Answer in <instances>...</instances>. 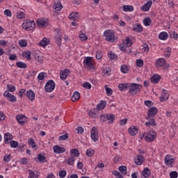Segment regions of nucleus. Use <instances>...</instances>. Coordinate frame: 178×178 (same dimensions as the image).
Masks as SVG:
<instances>
[{
	"instance_id": "nucleus-1",
	"label": "nucleus",
	"mask_w": 178,
	"mask_h": 178,
	"mask_svg": "<svg viewBox=\"0 0 178 178\" xmlns=\"http://www.w3.org/2000/svg\"><path fill=\"white\" fill-rule=\"evenodd\" d=\"M141 88H143L142 85L136 83H131L129 84V93L130 95H136L141 91Z\"/></svg>"
},
{
	"instance_id": "nucleus-2",
	"label": "nucleus",
	"mask_w": 178,
	"mask_h": 178,
	"mask_svg": "<svg viewBox=\"0 0 178 178\" xmlns=\"http://www.w3.org/2000/svg\"><path fill=\"white\" fill-rule=\"evenodd\" d=\"M22 29L26 31H31L35 29V22L34 21H30L29 19L25 20L22 23Z\"/></svg>"
},
{
	"instance_id": "nucleus-3",
	"label": "nucleus",
	"mask_w": 178,
	"mask_h": 178,
	"mask_svg": "<svg viewBox=\"0 0 178 178\" xmlns=\"http://www.w3.org/2000/svg\"><path fill=\"white\" fill-rule=\"evenodd\" d=\"M104 36L106 38V41L108 42H113L115 41V33L111 30L104 31Z\"/></svg>"
},
{
	"instance_id": "nucleus-4",
	"label": "nucleus",
	"mask_w": 178,
	"mask_h": 178,
	"mask_svg": "<svg viewBox=\"0 0 178 178\" xmlns=\"http://www.w3.org/2000/svg\"><path fill=\"white\" fill-rule=\"evenodd\" d=\"M143 137H145V141H148L149 143H151L156 138V134L152 131H149L147 134L144 133L143 134Z\"/></svg>"
},
{
	"instance_id": "nucleus-5",
	"label": "nucleus",
	"mask_w": 178,
	"mask_h": 178,
	"mask_svg": "<svg viewBox=\"0 0 178 178\" xmlns=\"http://www.w3.org/2000/svg\"><path fill=\"white\" fill-rule=\"evenodd\" d=\"M100 119L102 120V122L113 123L115 120V115L113 114H102L100 115Z\"/></svg>"
},
{
	"instance_id": "nucleus-6",
	"label": "nucleus",
	"mask_w": 178,
	"mask_h": 178,
	"mask_svg": "<svg viewBox=\"0 0 178 178\" xmlns=\"http://www.w3.org/2000/svg\"><path fill=\"white\" fill-rule=\"evenodd\" d=\"M56 84L54 80H49L44 86V90L46 92H52L55 90Z\"/></svg>"
},
{
	"instance_id": "nucleus-7",
	"label": "nucleus",
	"mask_w": 178,
	"mask_h": 178,
	"mask_svg": "<svg viewBox=\"0 0 178 178\" xmlns=\"http://www.w3.org/2000/svg\"><path fill=\"white\" fill-rule=\"evenodd\" d=\"M92 57H86L83 60V66L86 69H88L89 70H91L92 69H94V64H92Z\"/></svg>"
},
{
	"instance_id": "nucleus-8",
	"label": "nucleus",
	"mask_w": 178,
	"mask_h": 178,
	"mask_svg": "<svg viewBox=\"0 0 178 178\" xmlns=\"http://www.w3.org/2000/svg\"><path fill=\"white\" fill-rule=\"evenodd\" d=\"M158 113V108L155 106H152L148 109L147 120H149V118H154L156 116Z\"/></svg>"
},
{
	"instance_id": "nucleus-9",
	"label": "nucleus",
	"mask_w": 178,
	"mask_h": 178,
	"mask_svg": "<svg viewBox=\"0 0 178 178\" xmlns=\"http://www.w3.org/2000/svg\"><path fill=\"white\" fill-rule=\"evenodd\" d=\"M156 67H164V69H166V67H169L170 65L169 64L166 63V60H165V58H161L156 61Z\"/></svg>"
},
{
	"instance_id": "nucleus-10",
	"label": "nucleus",
	"mask_w": 178,
	"mask_h": 178,
	"mask_svg": "<svg viewBox=\"0 0 178 178\" xmlns=\"http://www.w3.org/2000/svg\"><path fill=\"white\" fill-rule=\"evenodd\" d=\"M90 137L92 141H94V143H97V141H98V130L95 127H92L90 131Z\"/></svg>"
},
{
	"instance_id": "nucleus-11",
	"label": "nucleus",
	"mask_w": 178,
	"mask_h": 178,
	"mask_svg": "<svg viewBox=\"0 0 178 178\" xmlns=\"http://www.w3.org/2000/svg\"><path fill=\"white\" fill-rule=\"evenodd\" d=\"M3 95L6 98H7L8 101H10V102H16V101H17L15 96L10 94L8 90L4 92Z\"/></svg>"
},
{
	"instance_id": "nucleus-12",
	"label": "nucleus",
	"mask_w": 178,
	"mask_h": 178,
	"mask_svg": "<svg viewBox=\"0 0 178 178\" xmlns=\"http://www.w3.org/2000/svg\"><path fill=\"white\" fill-rule=\"evenodd\" d=\"M56 31L57 33L56 35V42L60 47V45H62V32H60L59 29H56Z\"/></svg>"
},
{
	"instance_id": "nucleus-13",
	"label": "nucleus",
	"mask_w": 178,
	"mask_h": 178,
	"mask_svg": "<svg viewBox=\"0 0 178 178\" xmlns=\"http://www.w3.org/2000/svg\"><path fill=\"white\" fill-rule=\"evenodd\" d=\"M53 149L55 154H63V152H66V149H65V147H62L58 145L54 146Z\"/></svg>"
},
{
	"instance_id": "nucleus-14",
	"label": "nucleus",
	"mask_w": 178,
	"mask_h": 178,
	"mask_svg": "<svg viewBox=\"0 0 178 178\" xmlns=\"http://www.w3.org/2000/svg\"><path fill=\"white\" fill-rule=\"evenodd\" d=\"M36 24L39 27H47L48 26V22L44 18L38 19Z\"/></svg>"
},
{
	"instance_id": "nucleus-15",
	"label": "nucleus",
	"mask_w": 178,
	"mask_h": 178,
	"mask_svg": "<svg viewBox=\"0 0 178 178\" xmlns=\"http://www.w3.org/2000/svg\"><path fill=\"white\" fill-rule=\"evenodd\" d=\"M151 6H152V1H149L141 7V10H143V12H148V10L151 9Z\"/></svg>"
},
{
	"instance_id": "nucleus-16",
	"label": "nucleus",
	"mask_w": 178,
	"mask_h": 178,
	"mask_svg": "<svg viewBox=\"0 0 178 178\" xmlns=\"http://www.w3.org/2000/svg\"><path fill=\"white\" fill-rule=\"evenodd\" d=\"M145 161V159L140 154L136 156L135 158V163L136 165H143V163Z\"/></svg>"
},
{
	"instance_id": "nucleus-17",
	"label": "nucleus",
	"mask_w": 178,
	"mask_h": 178,
	"mask_svg": "<svg viewBox=\"0 0 178 178\" xmlns=\"http://www.w3.org/2000/svg\"><path fill=\"white\" fill-rule=\"evenodd\" d=\"M69 74H70V70L66 69L60 73V77L62 80H66Z\"/></svg>"
},
{
	"instance_id": "nucleus-18",
	"label": "nucleus",
	"mask_w": 178,
	"mask_h": 178,
	"mask_svg": "<svg viewBox=\"0 0 178 178\" xmlns=\"http://www.w3.org/2000/svg\"><path fill=\"white\" fill-rule=\"evenodd\" d=\"M162 92L163 95L160 97V101H161V102H165L169 99V95H168V92L165 89H163Z\"/></svg>"
},
{
	"instance_id": "nucleus-19",
	"label": "nucleus",
	"mask_w": 178,
	"mask_h": 178,
	"mask_svg": "<svg viewBox=\"0 0 178 178\" xmlns=\"http://www.w3.org/2000/svg\"><path fill=\"white\" fill-rule=\"evenodd\" d=\"M13 140V136L9 132L6 133L4 135V143L5 144H10L9 141H12Z\"/></svg>"
},
{
	"instance_id": "nucleus-20",
	"label": "nucleus",
	"mask_w": 178,
	"mask_h": 178,
	"mask_svg": "<svg viewBox=\"0 0 178 178\" xmlns=\"http://www.w3.org/2000/svg\"><path fill=\"white\" fill-rule=\"evenodd\" d=\"M26 97L33 102L35 99V94L31 90H29L26 92Z\"/></svg>"
},
{
	"instance_id": "nucleus-21",
	"label": "nucleus",
	"mask_w": 178,
	"mask_h": 178,
	"mask_svg": "<svg viewBox=\"0 0 178 178\" xmlns=\"http://www.w3.org/2000/svg\"><path fill=\"white\" fill-rule=\"evenodd\" d=\"M130 136H134L138 133V128L134 126H131L128 130Z\"/></svg>"
},
{
	"instance_id": "nucleus-22",
	"label": "nucleus",
	"mask_w": 178,
	"mask_h": 178,
	"mask_svg": "<svg viewBox=\"0 0 178 178\" xmlns=\"http://www.w3.org/2000/svg\"><path fill=\"white\" fill-rule=\"evenodd\" d=\"M175 162V159L172 158V156L170 155H167L165 157V165H170L172 166V164Z\"/></svg>"
},
{
	"instance_id": "nucleus-23",
	"label": "nucleus",
	"mask_w": 178,
	"mask_h": 178,
	"mask_svg": "<svg viewBox=\"0 0 178 178\" xmlns=\"http://www.w3.org/2000/svg\"><path fill=\"white\" fill-rule=\"evenodd\" d=\"M119 90L120 91H126L128 88H130V84L129 83H120L118 86Z\"/></svg>"
},
{
	"instance_id": "nucleus-24",
	"label": "nucleus",
	"mask_w": 178,
	"mask_h": 178,
	"mask_svg": "<svg viewBox=\"0 0 178 178\" xmlns=\"http://www.w3.org/2000/svg\"><path fill=\"white\" fill-rule=\"evenodd\" d=\"M160 80H161V76H159L158 74H155L151 78V82L153 84H158V83H159Z\"/></svg>"
},
{
	"instance_id": "nucleus-25",
	"label": "nucleus",
	"mask_w": 178,
	"mask_h": 178,
	"mask_svg": "<svg viewBox=\"0 0 178 178\" xmlns=\"http://www.w3.org/2000/svg\"><path fill=\"white\" fill-rule=\"evenodd\" d=\"M145 124V126H147V127H150V126H153L154 127H155V126H156L155 119L151 118H149V121L146 122Z\"/></svg>"
},
{
	"instance_id": "nucleus-26",
	"label": "nucleus",
	"mask_w": 178,
	"mask_h": 178,
	"mask_svg": "<svg viewBox=\"0 0 178 178\" xmlns=\"http://www.w3.org/2000/svg\"><path fill=\"white\" fill-rule=\"evenodd\" d=\"M79 13H74L72 12L70 15H69V19L70 20H73V22H76V20H79Z\"/></svg>"
},
{
	"instance_id": "nucleus-27",
	"label": "nucleus",
	"mask_w": 178,
	"mask_h": 178,
	"mask_svg": "<svg viewBox=\"0 0 178 178\" xmlns=\"http://www.w3.org/2000/svg\"><path fill=\"white\" fill-rule=\"evenodd\" d=\"M63 8V6H62V3H60V2L56 3L54 5V9L56 12H60Z\"/></svg>"
},
{
	"instance_id": "nucleus-28",
	"label": "nucleus",
	"mask_w": 178,
	"mask_h": 178,
	"mask_svg": "<svg viewBox=\"0 0 178 178\" xmlns=\"http://www.w3.org/2000/svg\"><path fill=\"white\" fill-rule=\"evenodd\" d=\"M142 175L145 178H148L149 177V176H151V170L148 168H145V169L142 172Z\"/></svg>"
},
{
	"instance_id": "nucleus-29",
	"label": "nucleus",
	"mask_w": 178,
	"mask_h": 178,
	"mask_svg": "<svg viewBox=\"0 0 178 178\" xmlns=\"http://www.w3.org/2000/svg\"><path fill=\"white\" fill-rule=\"evenodd\" d=\"M168 37H169V35L166 32H161L159 35V40H161L162 41L168 40Z\"/></svg>"
},
{
	"instance_id": "nucleus-30",
	"label": "nucleus",
	"mask_w": 178,
	"mask_h": 178,
	"mask_svg": "<svg viewBox=\"0 0 178 178\" xmlns=\"http://www.w3.org/2000/svg\"><path fill=\"white\" fill-rule=\"evenodd\" d=\"M71 99L72 102H76V101H79V99H80V92L77 91L74 92Z\"/></svg>"
},
{
	"instance_id": "nucleus-31",
	"label": "nucleus",
	"mask_w": 178,
	"mask_h": 178,
	"mask_svg": "<svg viewBox=\"0 0 178 178\" xmlns=\"http://www.w3.org/2000/svg\"><path fill=\"white\" fill-rule=\"evenodd\" d=\"M105 106H106V102L101 101L100 103L97 106V111H102V109H105Z\"/></svg>"
},
{
	"instance_id": "nucleus-32",
	"label": "nucleus",
	"mask_w": 178,
	"mask_h": 178,
	"mask_svg": "<svg viewBox=\"0 0 178 178\" xmlns=\"http://www.w3.org/2000/svg\"><path fill=\"white\" fill-rule=\"evenodd\" d=\"M119 170L120 172V173L123 175V176H126V175H127V167L125 165H121L119 167Z\"/></svg>"
},
{
	"instance_id": "nucleus-33",
	"label": "nucleus",
	"mask_w": 178,
	"mask_h": 178,
	"mask_svg": "<svg viewBox=\"0 0 178 178\" xmlns=\"http://www.w3.org/2000/svg\"><path fill=\"white\" fill-rule=\"evenodd\" d=\"M48 44H49V40L47 38H44L40 42V47H43L44 48H45Z\"/></svg>"
},
{
	"instance_id": "nucleus-34",
	"label": "nucleus",
	"mask_w": 178,
	"mask_h": 178,
	"mask_svg": "<svg viewBox=\"0 0 178 178\" xmlns=\"http://www.w3.org/2000/svg\"><path fill=\"white\" fill-rule=\"evenodd\" d=\"M23 58H26L27 60H31V51H28L22 53Z\"/></svg>"
},
{
	"instance_id": "nucleus-35",
	"label": "nucleus",
	"mask_w": 178,
	"mask_h": 178,
	"mask_svg": "<svg viewBox=\"0 0 178 178\" xmlns=\"http://www.w3.org/2000/svg\"><path fill=\"white\" fill-rule=\"evenodd\" d=\"M16 66L19 69H27V64L22 61H18L16 63Z\"/></svg>"
},
{
	"instance_id": "nucleus-36",
	"label": "nucleus",
	"mask_w": 178,
	"mask_h": 178,
	"mask_svg": "<svg viewBox=\"0 0 178 178\" xmlns=\"http://www.w3.org/2000/svg\"><path fill=\"white\" fill-rule=\"evenodd\" d=\"M16 118H17L18 123H19V124H21L22 126H23V124H24V120H23V119H24V115H19L16 116Z\"/></svg>"
},
{
	"instance_id": "nucleus-37",
	"label": "nucleus",
	"mask_w": 178,
	"mask_h": 178,
	"mask_svg": "<svg viewBox=\"0 0 178 178\" xmlns=\"http://www.w3.org/2000/svg\"><path fill=\"white\" fill-rule=\"evenodd\" d=\"M120 70L122 72V73H123L124 74H126L127 73H129V66H127V65H122L120 67Z\"/></svg>"
},
{
	"instance_id": "nucleus-38",
	"label": "nucleus",
	"mask_w": 178,
	"mask_h": 178,
	"mask_svg": "<svg viewBox=\"0 0 178 178\" xmlns=\"http://www.w3.org/2000/svg\"><path fill=\"white\" fill-rule=\"evenodd\" d=\"M122 9L124 12H133L134 7L133 6H123Z\"/></svg>"
},
{
	"instance_id": "nucleus-39",
	"label": "nucleus",
	"mask_w": 178,
	"mask_h": 178,
	"mask_svg": "<svg viewBox=\"0 0 178 178\" xmlns=\"http://www.w3.org/2000/svg\"><path fill=\"white\" fill-rule=\"evenodd\" d=\"M71 156H75L79 157V155H80V152H79V149H72L70 150Z\"/></svg>"
},
{
	"instance_id": "nucleus-40",
	"label": "nucleus",
	"mask_w": 178,
	"mask_h": 178,
	"mask_svg": "<svg viewBox=\"0 0 178 178\" xmlns=\"http://www.w3.org/2000/svg\"><path fill=\"white\" fill-rule=\"evenodd\" d=\"M133 30L137 33H141L143 31V26L140 24L135 25L134 26Z\"/></svg>"
},
{
	"instance_id": "nucleus-41",
	"label": "nucleus",
	"mask_w": 178,
	"mask_h": 178,
	"mask_svg": "<svg viewBox=\"0 0 178 178\" xmlns=\"http://www.w3.org/2000/svg\"><path fill=\"white\" fill-rule=\"evenodd\" d=\"M152 23V20H151V18L149 17H147L143 19V24H145L146 26H151Z\"/></svg>"
},
{
	"instance_id": "nucleus-42",
	"label": "nucleus",
	"mask_w": 178,
	"mask_h": 178,
	"mask_svg": "<svg viewBox=\"0 0 178 178\" xmlns=\"http://www.w3.org/2000/svg\"><path fill=\"white\" fill-rule=\"evenodd\" d=\"M108 58L110 59V60H118V56L113 53H112V51H111L108 54Z\"/></svg>"
},
{
	"instance_id": "nucleus-43",
	"label": "nucleus",
	"mask_w": 178,
	"mask_h": 178,
	"mask_svg": "<svg viewBox=\"0 0 178 178\" xmlns=\"http://www.w3.org/2000/svg\"><path fill=\"white\" fill-rule=\"evenodd\" d=\"M104 88L106 90V92L108 97H111L112 94H113V90H112V88H108L106 85L104 86Z\"/></svg>"
},
{
	"instance_id": "nucleus-44",
	"label": "nucleus",
	"mask_w": 178,
	"mask_h": 178,
	"mask_svg": "<svg viewBox=\"0 0 178 178\" xmlns=\"http://www.w3.org/2000/svg\"><path fill=\"white\" fill-rule=\"evenodd\" d=\"M79 38L81 41H87V40H88V38L87 37V35H86V34L83 33V31L80 32Z\"/></svg>"
},
{
	"instance_id": "nucleus-45",
	"label": "nucleus",
	"mask_w": 178,
	"mask_h": 178,
	"mask_svg": "<svg viewBox=\"0 0 178 178\" xmlns=\"http://www.w3.org/2000/svg\"><path fill=\"white\" fill-rule=\"evenodd\" d=\"M10 145L11 148H17V147H19V143L16 140H11L10 142Z\"/></svg>"
},
{
	"instance_id": "nucleus-46",
	"label": "nucleus",
	"mask_w": 178,
	"mask_h": 178,
	"mask_svg": "<svg viewBox=\"0 0 178 178\" xmlns=\"http://www.w3.org/2000/svg\"><path fill=\"white\" fill-rule=\"evenodd\" d=\"M35 59L40 65L42 64V62H44V59L42 58V56H38L37 54H35Z\"/></svg>"
},
{
	"instance_id": "nucleus-47",
	"label": "nucleus",
	"mask_w": 178,
	"mask_h": 178,
	"mask_svg": "<svg viewBox=\"0 0 178 178\" xmlns=\"http://www.w3.org/2000/svg\"><path fill=\"white\" fill-rule=\"evenodd\" d=\"M28 144L32 148H35V142L34 141V139L33 138L29 139Z\"/></svg>"
},
{
	"instance_id": "nucleus-48",
	"label": "nucleus",
	"mask_w": 178,
	"mask_h": 178,
	"mask_svg": "<svg viewBox=\"0 0 178 178\" xmlns=\"http://www.w3.org/2000/svg\"><path fill=\"white\" fill-rule=\"evenodd\" d=\"M38 160L39 162H40V163H44V162H45V156H42L41 154H39L38 156Z\"/></svg>"
},
{
	"instance_id": "nucleus-49",
	"label": "nucleus",
	"mask_w": 178,
	"mask_h": 178,
	"mask_svg": "<svg viewBox=\"0 0 178 178\" xmlns=\"http://www.w3.org/2000/svg\"><path fill=\"white\" fill-rule=\"evenodd\" d=\"M94 154H95V152H94V149H88L86 150L87 156L91 157V156H94Z\"/></svg>"
},
{
	"instance_id": "nucleus-50",
	"label": "nucleus",
	"mask_w": 178,
	"mask_h": 178,
	"mask_svg": "<svg viewBox=\"0 0 178 178\" xmlns=\"http://www.w3.org/2000/svg\"><path fill=\"white\" fill-rule=\"evenodd\" d=\"M74 161H76V158L74 156H70L68 159H67V163L68 165H73L74 163Z\"/></svg>"
},
{
	"instance_id": "nucleus-51",
	"label": "nucleus",
	"mask_w": 178,
	"mask_h": 178,
	"mask_svg": "<svg viewBox=\"0 0 178 178\" xmlns=\"http://www.w3.org/2000/svg\"><path fill=\"white\" fill-rule=\"evenodd\" d=\"M170 52H172V48L167 47L166 51L164 54V56H165V58H169L170 56Z\"/></svg>"
},
{
	"instance_id": "nucleus-52",
	"label": "nucleus",
	"mask_w": 178,
	"mask_h": 178,
	"mask_svg": "<svg viewBox=\"0 0 178 178\" xmlns=\"http://www.w3.org/2000/svg\"><path fill=\"white\" fill-rule=\"evenodd\" d=\"M7 88L10 92H15L16 91V88L12 85L8 84L7 85Z\"/></svg>"
},
{
	"instance_id": "nucleus-53",
	"label": "nucleus",
	"mask_w": 178,
	"mask_h": 178,
	"mask_svg": "<svg viewBox=\"0 0 178 178\" xmlns=\"http://www.w3.org/2000/svg\"><path fill=\"white\" fill-rule=\"evenodd\" d=\"M45 76H47V73L40 72L38 76V80H44L45 79Z\"/></svg>"
},
{
	"instance_id": "nucleus-54",
	"label": "nucleus",
	"mask_w": 178,
	"mask_h": 178,
	"mask_svg": "<svg viewBox=\"0 0 178 178\" xmlns=\"http://www.w3.org/2000/svg\"><path fill=\"white\" fill-rule=\"evenodd\" d=\"M143 65L144 61L142 59L136 60V66H138V67H143Z\"/></svg>"
},
{
	"instance_id": "nucleus-55",
	"label": "nucleus",
	"mask_w": 178,
	"mask_h": 178,
	"mask_svg": "<svg viewBox=\"0 0 178 178\" xmlns=\"http://www.w3.org/2000/svg\"><path fill=\"white\" fill-rule=\"evenodd\" d=\"M125 42L127 47H131V45H133V41H131V40H130L129 38H126Z\"/></svg>"
},
{
	"instance_id": "nucleus-56",
	"label": "nucleus",
	"mask_w": 178,
	"mask_h": 178,
	"mask_svg": "<svg viewBox=\"0 0 178 178\" xmlns=\"http://www.w3.org/2000/svg\"><path fill=\"white\" fill-rule=\"evenodd\" d=\"M83 88H86V90H91V83L88 82H84L83 84Z\"/></svg>"
},
{
	"instance_id": "nucleus-57",
	"label": "nucleus",
	"mask_w": 178,
	"mask_h": 178,
	"mask_svg": "<svg viewBox=\"0 0 178 178\" xmlns=\"http://www.w3.org/2000/svg\"><path fill=\"white\" fill-rule=\"evenodd\" d=\"M12 159V156L10 154H6L3 158L4 162H9Z\"/></svg>"
},
{
	"instance_id": "nucleus-58",
	"label": "nucleus",
	"mask_w": 178,
	"mask_h": 178,
	"mask_svg": "<svg viewBox=\"0 0 178 178\" xmlns=\"http://www.w3.org/2000/svg\"><path fill=\"white\" fill-rule=\"evenodd\" d=\"M29 176L28 178H35V177L38 178V177L35 176V173H34L33 172V170H29Z\"/></svg>"
},
{
	"instance_id": "nucleus-59",
	"label": "nucleus",
	"mask_w": 178,
	"mask_h": 178,
	"mask_svg": "<svg viewBox=\"0 0 178 178\" xmlns=\"http://www.w3.org/2000/svg\"><path fill=\"white\" fill-rule=\"evenodd\" d=\"M19 47L24 48V47H27V41L24 40H22L19 41Z\"/></svg>"
},
{
	"instance_id": "nucleus-60",
	"label": "nucleus",
	"mask_w": 178,
	"mask_h": 178,
	"mask_svg": "<svg viewBox=\"0 0 178 178\" xmlns=\"http://www.w3.org/2000/svg\"><path fill=\"white\" fill-rule=\"evenodd\" d=\"M178 177L177 172L172 171L170 172V178H177Z\"/></svg>"
},
{
	"instance_id": "nucleus-61",
	"label": "nucleus",
	"mask_w": 178,
	"mask_h": 178,
	"mask_svg": "<svg viewBox=\"0 0 178 178\" xmlns=\"http://www.w3.org/2000/svg\"><path fill=\"white\" fill-rule=\"evenodd\" d=\"M170 38H174V40H177L178 38V34L177 33L173 31L170 35Z\"/></svg>"
},
{
	"instance_id": "nucleus-62",
	"label": "nucleus",
	"mask_w": 178,
	"mask_h": 178,
	"mask_svg": "<svg viewBox=\"0 0 178 178\" xmlns=\"http://www.w3.org/2000/svg\"><path fill=\"white\" fill-rule=\"evenodd\" d=\"M24 12H22L20 11L19 13H17V17L18 19H24Z\"/></svg>"
},
{
	"instance_id": "nucleus-63",
	"label": "nucleus",
	"mask_w": 178,
	"mask_h": 178,
	"mask_svg": "<svg viewBox=\"0 0 178 178\" xmlns=\"http://www.w3.org/2000/svg\"><path fill=\"white\" fill-rule=\"evenodd\" d=\"M89 116H90V118H97V113H95V111H90Z\"/></svg>"
},
{
	"instance_id": "nucleus-64",
	"label": "nucleus",
	"mask_w": 178,
	"mask_h": 178,
	"mask_svg": "<svg viewBox=\"0 0 178 178\" xmlns=\"http://www.w3.org/2000/svg\"><path fill=\"white\" fill-rule=\"evenodd\" d=\"M58 175L60 178L66 177V170L60 171Z\"/></svg>"
}]
</instances>
